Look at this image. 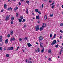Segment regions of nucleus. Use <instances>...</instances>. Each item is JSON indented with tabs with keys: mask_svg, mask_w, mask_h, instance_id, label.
<instances>
[{
	"mask_svg": "<svg viewBox=\"0 0 63 63\" xmlns=\"http://www.w3.org/2000/svg\"><path fill=\"white\" fill-rule=\"evenodd\" d=\"M56 36V34H54V36L53 37V39H55V37Z\"/></svg>",
	"mask_w": 63,
	"mask_h": 63,
	"instance_id": "25",
	"label": "nucleus"
},
{
	"mask_svg": "<svg viewBox=\"0 0 63 63\" xmlns=\"http://www.w3.org/2000/svg\"><path fill=\"white\" fill-rule=\"evenodd\" d=\"M39 27H40V25H38L35 26V29L36 30V31H38V30H39Z\"/></svg>",
	"mask_w": 63,
	"mask_h": 63,
	"instance_id": "3",
	"label": "nucleus"
},
{
	"mask_svg": "<svg viewBox=\"0 0 63 63\" xmlns=\"http://www.w3.org/2000/svg\"><path fill=\"white\" fill-rule=\"evenodd\" d=\"M2 47H0V50H2Z\"/></svg>",
	"mask_w": 63,
	"mask_h": 63,
	"instance_id": "38",
	"label": "nucleus"
},
{
	"mask_svg": "<svg viewBox=\"0 0 63 63\" xmlns=\"http://www.w3.org/2000/svg\"><path fill=\"white\" fill-rule=\"evenodd\" d=\"M50 16L51 17L52 16H53V15H50Z\"/></svg>",
	"mask_w": 63,
	"mask_h": 63,
	"instance_id": "43",
	"label": "nucleus"
},
{
	"mask_svg": "<svg viewBox=\"0 0 63 63\" xmlns=\"http://www.w3.org/2000/svg\"><path fill=\"white\" fill-rule=\"evenodd\" d=\"M27 37H25L24 39V40H27Z\"/></svg>",
	"mask_w": 63,
	"mask_h": 63,
	"instance_id": "29",
	"label": "nucleus"
},
{
	"mask_svg": "<svg viewBox=\"0 0 63 63\" xmlns=\"http://www.w3.org/2000/svg\"><path fill=\"white\" fill-rule=\"evenodd\" d=\"M47 18V16L46 15H45L44 17V20H46Z\"/></svg>",
	"mask_w": 63,
	"mask_h": 63,
	"instance_id": "14",
	"label": "nucleus"
},
{
	"mask_svg": "<svg viewBox=\"0 0 63 63\" xmlns=\"http://www.w3.org/2000/svg\"><path fill=\"white\" fill-rule=\"evenodd\" d=\"M39 41L40 42V41H42V40L44 39V38H43L42 36H40L39 37Z\"/></svg>",
	"mask_w": 63,
	"mask_h": 63,
	"instance_id": "4",
	"label": "nucleus"
},
{
	"mask_svg": "<svg viewBox=\"0 0 63 63\" xmlns=\"http://www.w3.org/2000/svg\"><path fill=\"white\" fill-rule=\"evenodd\" d=\"M48 60L49 61H50V60H51V59H50V58H49V59H48Z\"/></svg>",
	"mask_w": 63,
	"mask_h": 63,
	"instance_id": "44",
	"label": "nucleus"
},
{
	"mask_svg": "<svg viewBox=\"0 0 63 63\" xmlns=\"http://www.w3.org/2000/svg\"><path fill=\"white\" fill-rule=\"evenodd\" d=\"M25 21V20L24 19H23V21L22 22H24Z\"/></svg>",
	"mask_w": 63,
	"mask_h": 63,
	"instance_id": "30",
	"label": "nucleus"
},
{
	"mask_svg": "<svg viewBox=\"0 0 63 63\" xmlns=\"http://www.w3.org/2000/svg\"><path fill=\"white\" fill-rule=\"evenodd\" d=\"M18 48H19V47H17V49H18Z\"/></svg>",
	"mask_w": 63,
	"mask_h": 63,
	"instance_id": "64",
	"label": "nucleus"
},
{
	"mask_svg": "<svg viewBox=\"0 0 63 63\" xmlns=\"http://www.w3.org/2000/svg\"><path fill=\"white\" fill-rule=\"evenodd\" d=\"M36 44H37V45H38V43L37 42H36Z\"/></svg>",
	"mask_w": 63,
	"mask_h": 63,
	"instance_id": "60",
	"label": "nucleus"
},
{
	"mask_svg": "<svg viewBox=\"0 0 63 63\" xmlns=\"http://www.w3.org/2000/svg\"><path fill=\"white\" fill-rule=\"evenodd\" d=\"M43 6H44V5L43 4H42V8H43Z\"/></svg>",
	"mask_w": 63,
	"mask_h": 63,
	"instance_id": "56",
	"label": "nucleus"
},
{
	"mask_svg": "<svg viewBox=\"0 0 63 63\" xmlns=\"http://www.w3.org/2000/svg\"><path fill=\"white\" fill-rule=\"evenodd\" d=\"M4 8L5 9H6L7 8V5L6 4H4Z\"/></svg>",
	"mask_w": 63,
	"mask_h": 63,
	"instance_id": "21",
	"label": "nucleus"
},
{
	"mask_svg": "<svg viewBox=\"0 0 63 63\" xmlns=\"http://www.w3.org/2000/svg\"><path fill=\"white\" fill-rule=\"evenodd\" d=\"M19 6H20L21 5V3L20 2H19Z\"/></svg>",
	"mask_w": 63,
	"mask_h": 63,
	"instance_id": "41",
	"label": "nucleus"
},
{
	"mask_svg": "<svg viewBox=\"0 0 63 63\" xmlns=\"http://www.w3.org/2000/svg\"><path fill=\"white\" fill-rule=\"evenodd\" d=\"M4 44V42H2V45H0V46H2V45H3Z\"/></svg>",
	"mask_w": 63,
	"mask_h": 63,
	"instance_id": "51",
	"label": "nucleus"
},
{
	"mask_svg": "<svg viewBox=\"0 0 63 63\" xmlns=\"http://www.w3.org/2000/svg\"><path fill=\"white\" fill-rule=\"evenodd\" d=\"M52 5H54V1H53L52 4Z\"/></svg>",
	"mask_w": 63,
	"mask_h": 63,
	"instance_id": "50",
	"label": "nucleus"
},
{
	"mask_svg": "<svg viewBox=\"0 0 63 63\" xmlns=\"http://www.w3.org/2000/svg\"><path fill=\"white\" fill-rule=\"evenodd\" d=\"M10 10H11V11H12V8L11 7H10V8H8V11H9Z\"/></svg>",
	"mask_w": 63,
	"mask_h": 63,
	"instance_id": "16",
	"label": "nucleus"
},
{
	"mask_svg": "<svg viewBox=\"0 0 63 63\" xmlns=\"http://www.w3.org/2000/svg\"><path fill=\"white\" fill-rule=\"evenodd\" d=\"M14 49V47H8L7 49V50H12Z\"/></svg>",
	"mask_w": 63,
	"mask_h": 63,
	"instance_id": "1",
	"label": "nucleus"
},
{
	"mask_svg": "<svg viewBox=\"0 0 63 63\" xmlns=\"http://www.w3.org/2000/svg\"><path fill=\"white\" fill-rule=\"evenodd\" d=\"M35 11L36 13H38V11H39V10L37 9H36L35 10Z\"/></svg>",
	"mask_w": 63,
	"mask_h": 63,
	"instance_id": "20",
	"label": "nucleus"
},
{
	"mask_svg": "<svg viewBox=\"0 0 63 63\" xmlns=\"http://www.w3.org/2000/svg\"><path fill=\"white\" fill-rule=\"evenodd\" d=\"M54 5H53L52 6V8H54Z\"/></svg>",
	"mask_w": 63,
	"mask_h": 63,
	"instance_id": "35",
	"label": "nucleus"
},
{
	"mask_svg": "<svg viewBox=\"0 0 63 63\" xmlns=\"http://www.w3.org/2000/svg\"><path fill=\"white\" fill-rule=\"evenodd\" d=\"M20 18H21V19H22L23 18V17L22 16H21L20 17Z\"/></svg>",
	"mask_w": 63,
	"mask_h": 63,
	"instance_id": "31",
	"label": "nucleus"
},
{
	"mask_svg": "<svg viewBox=\"0 0 63 63\" xmlns=\"http://www.w3.org/2000/svg\"><path fill=\"white\" fill-rule=\"evenodd\" d=\"M51 50L50 49H49L48 50V52L49 53H51Z\"/></svg>",
	"mask_w": 63,
	"mask_h": 63,
	"instance_id": "19",
	"label": "nucleus"
},
{
	"mask_svg": "<svg viewBox=\"0 0 63 63\" xmlns=\"http://www.w3.org/2000/svg\"><path fill=\"white\" fill-rule=\"evenodd\" d=\"M15 37H13V38H11V39H10V41L11 42H12L13 41H15Z\"/></svg>",
	"mask_w": 63,
	"mask_h": 63,
	"instance_id": "5",
	"label": "nucleus"
},
{
	"mask_svg": "<svg viewBox=\"0 0 63 63\" xmlns=\"http://www.w3.org/2000/svg\"><path fill=\"white\" fill-rule=\"evenodd\" d=\"M26 25H25L24 26V28H25V27H26Z\"/></svg>",
	"mask_w": 63,
	"mask_h": 63,
	"instance_id": "49",
	"label": "nucleus"
},
{
	"mask_svg": "<svg viewBox=\"0 0 63 63\" xmlns=\"http://www.w3.org/2000/svg\"><path fill=\"white\" fill-rule=\"evenodd\" d=\"M52 2V1L51 0H49V2L51 3Z\"/></svg>",
	"mask_w": 63,
	"mask_h": 63,
	"instance_id": "45",
	"label": "nucleus"
},
{
	"mask_svg": "<svg viewBox=\"0 0 63 63\" xmlns=\"http://www.w3.org/2000/svg\"><path fill=\"white\" fill-rule=\"evenodd\" d=\"M61 32V33H62L63 32V31L62 30L60 31Z\"/></svg>",
	"mask_w": 63,
	"mask_h": 63,
	"instance_id": "58",
	"label": "nucleus"
},
{
	"mask_svg": "<svg viewBox=\"0 0 63 63\" xmlns=\"http://www.w3.org/2000/svg\"><path fill=\"white\" fill-rule=\"evenodd\" d=\"M24 0H20V1H21V2H23Z\"/></svg>",
	"mask_w": 63,
	"mask_h": 63,
	"instance_id": "54",
	"label": "nucleus"
},
{
	"mask_svg": "<svg viewBox=\"0 0 63 63\" xmlns=\"http://www.w3.org/2000/svg\"><path fill=\"white\" fill-rule=\"evenodd\" d=\"M26 10H27L26 11V13L28 14V9H27V8Z\"/></svg>",
	"mask_w": 63,
	"mask_h": 63,
	"instance_id": "24",
	"label": "nucleus"
},
{
	"mask_svg": "<svg viewBox=\"0 0 63 63\" xmlns=\"http://www.w3.org/2000/svg\"><path fill=\"white\" fill-rule=\"evenodd\" d=\"M13 31H12L11 32H10V35L12 36V35L13 34Z\"/></svg>",
	"mask_w": 63,
	"mask_h": 63,
	"instance_id": "17",
	"label": "nucleus"
},
{
	"mask_svg": "<svg viewBox=\"0 0 63 63\" xmlns=\"http://www.w3.org/2000/svg\"><path fill=\"white\" fill-rule=\"evenodd\" d=\"M36 19H40V16L39 15H38V16H36Z\"/></svg>",
	"mask_w": 63,
	"mask_h": 63,
	"instance_id": "7",
	"label": "nucleus"
},
{
	"mask_svg": "<svg viewBox=\"0 0 63 63\" xmlns=\"http://www.w3.org/2000/svg\"><path fill=\"white\" fill-rule=\"evenodd\" d=\"M6 48H4V50H6Z\"/></svg>",
	"mask_w": 63,
	"mask_h": 63,
	"instance_id": "47",
	"label": "nucleus"
},
{
	"mask_svg": "<svg viewBox=\"0 0 63 63\" xmlns=\"http://www.w3.org/2000/svg\"><path fill=\"white\" fill-rule=\"evenodd\" d=\"M9 19V17L8 16H7L6 17L5 20L7 21L8 20V19Z\"/></svg>",
	"mask_w": 63,
	"mask_h": 63,
	"instance_id": "10",
	"label": "nucleus"
},
{
	"mask_svg": "<svg viewBox=\"0 0 63 63\" xmlns=\"http://www.w3.org/2000/svg\"><path fill=\"white\" fill-rule=\"evenodd\" d=\"M34 13H32V15H33V16H34Z\"/></svg>",
	"mask_w": 63,
	"mask_h": 63,
	"instance_id": "61",
	"label": "nucleus"
},
{
	"mask_svg": "<svg viewBox=\"0 0 63 63\" xmlns=\"http://www.w3.org/2000/svg\"><path fill=\"white\" fill-rule=\"evenodd\" d=\"M18 9V7H16V10H17V9Z\"/></svg>",
	"mask_w": 63,
	"mask_h": 63,
	"instance_id": "46",
	"label": "nucleus"
},
{
	"mask_svg": "<svg viewBox=\"0 0 63 63\" xmlns=\"http://www.w3.org/2000/svg\"><path fill=\"white\" fill-rule=\"evenodd\" d=\"M56 43V41L55 40H54L51 43V45L53 46L54 45H55Z\"/></svg>",
	"mask_w": 63,
	"mask_h": 63,
	"instance_id": "2",
	"label": "nucleus"
},
{
	"mask_svg": "<svg viewBox=\"0 0 63 63\" xmlns=\"http://www.w3.org/2000/svg\"><path fill=\"white\" fill-rule=\"evenodd\" d=\"M16 15L17 17H18V13H16Z\"/></svg>",
	"mask_w": 63,
	"mask_h": 63,
	"instance_id": "33",
	"label": "nucleus"
},
{
	"mask_svg": "<svg viewBox=\"0 0 63 63\" xmlns=\"http://www.w3.org/2000/svg\"><path fill=\"white\" fill-rule=\"evenodd\" d=\"M59 46V45H58V44H57V45H56L55 46V47H56L57 48V47H58Z\"/></svg>",
	"mask_w": 63,
	"mask_h": 63,
	"instance_id": "28",
	"label": "nucleus"
},
{
	"mask_svg": "<svg viewBox=\"0 0 63 63\" xmlns=\"http://www.w3.org/2000/svg\"><path fill=\"white\" fill-rule=\"evenodd\" d=\"M22 40V39H21V38H20L19 39V41H21Z\"/></svg>",
	"mask_w": 63,
	"mask_h": 63,
	"instance_id": "48",
	"label": "nucleus"
},
{
	"mask_svg": "<svg viewBox=\"0 0 63 63\" xmlns=\"http://www.w3.org/2000/svg\"><path fill=\"white\" fill-rule=\"evenodd\" d=\"M3 12V10H2L1 11V13H2Z\"/></svg>",
	"mask_w": 63,
	"mask_h": 63,
	"instance_id": "55",
	"label": "nucleus"
},
{
	"mask_svg": "<svg viewBox=\"0 0 63 63\" xmlns=\"http://www.w3.org/2000/svg\"><path fill=\"white\" fill-rule=\"evenodd\" d=\"M60 54H61V52H60Z\"/></svg>",
	"mask_w": 63,
	"mask_h": 63,
	"instance_id": "62",
	"label": "nucleus"
},
{
	"mask_svg": "<svg viewBox=\"0 0 63 63\" xmlns=\"http://www.w3.org/2000/svg\"><path fill=\"white\" fill-rule=\"evenodd\" d=\"M50 38H51V37L52 36V34H50Z\"/></svg>",
	"mask_w": 63,
	"mask_h": 63,
	"instance_id": "39",
	"label": "nucleus"
},
{
	"mask_svg": "<svg viewBox=\"0 0 63 63\" xmlns=\"http://www.w3.org/2000/svg\"><path fill=\"white\" fill-rule=\"evenodd\" d=\"M40 47H41V48H43V44L42 43V42H40Z\"/></svg>",
	"mask_w": 63,
	"mask_h": 63,
	"instance_id": "8",
	"label": "nucleus"
},
{
	"mask_svg": "<svg viewBox=\"0 0 63 63\" xmlns=\"http://www.w3.org/2000/svg\"><path fill=\"white\" fill-rule=\"evenodd\" d=\"M6 57H10V55L8 54H6Z\"/></svg>",
	"mask_w": 63,
	"mask_h": 63,
	"instance_id": "23",
	"label": "nucleus"
},
{
	"mask_svg": "<svg viewBox=\"0 0 63 63\" xmlns=\"http://www.w3.org/2000/svg\"><path fill=\"white\" fill-rule=\"evenodd\" d=\"M62 8H63V5H62Z\"/></svg>",
	"mask_w": 63,
	"mask_h": 63,
	"instance_id": "63",
	"label": "nucleus"
},
{
	"mask_svg": "<svg viewBox=\"0 0 63 63\" xmlns=\"http://www.w3.org/2000/svg\"><path fill=\"white\" fill-rule=\"evenodd\" d=\"M18 21H19V22H21L22 20H21L20 19H18Z\"/></svg>",
	"mask_w": 63,
	"mask_h": 63,
	"instance_id": "22",
	"label": "nucleus"
},
{
	"mask_svg": "<svg viewBox=\"0 0 63 63\" xmlns=\"http://www.w3.org/2000/svg\"><path fill=\"white\" fill-rule=\"evenodd\" d=\"M10 36V34H8L7 35V36L8 38H9Z\"/></svg>",
	"mask_w": 63,
	"mask_h": 63,
	"instance_id": "34",
	"label": "nucleus"
},
{
	"mask_svg": "<svg viewBox=\"0 0 63 63\" xmlns=\"http://www.w3.org/2000/svg\"><path fill=\"white\" fill-rule=\"evenodd\" d=\"M8 42H9V40L8 39H6L5 40V43L6 44H7L8 43Z\"/></svg>",
	"mask_w": 63,
	"mask_h": 63,
	"instance_id": "11",
	"label": "nucleus"
},
{
	"mask_svg": "<svg viewBox=\"0 0 63 63\" xmlns=\"http://www.w3.org/2000/svg\"><path fill=\"white\" fill-rule=\"evenodd\" d=\"M63 51V50L61 49V51H60L61 52H62V51Z\"/></svg>",
	"mask_w": 63,
	"mask_h": 63,
	"instance_id": "52",
	"label": "nucleus"
},
{
	"mask_svg": "<svg viewBox=\"0 0 63 63\" xmlns=\"http://www.w3.org/2000/svg\"><path fill=\"white\" fill-rule=\"evenodd\" d=\"M26 3L28 4V5H29V1L27 0L26 1Z\"/></svg>",
	"mask_w": 63,
	"mask_h": 63,
	"instance_id": "26",
	"label": "nucleus"
},
{
	"mask_svg": "<svg viewBox=\"0 0 63 63\" xmlns=\"http://www.w3.org/2000/svg\"><path fill=\"white\" fill-rule=\"evenodd\" d=\"M43 29H44V28H43L42 27L40 28L39 30H40V31H42V30H43Z\"/></svg>",
	"mask_w": 63,
	"mask_h": 63,
	"instance_id": "15",
	"label": "nucleus"
},
{
	"mask_svg": "<svg viewBox=\"0 0 63 63\" xmlns=\"http://www.w3.org/2000/svg\"><path fill=\"white\" fill-rule=\"evenodd\" d=\"M40 23V21L39 20L38 21V23Z\"/></svg>",
	"mask_w": 63,
	"mask_h": 63,
	"instance_id": "59",
	"label": "nucleus"
},
{
	"mask_svg": "<svg viewBox=\"0 0 63 63\" xmlns=\"http://www.w3.org/2000/svg\"><path fill=\"white\" fill-rule=\"evenodd\" d=\"M28 63H32V62L31 61H29Z\"/></svg>",
	"mask_w": 63,
	"mask_h": 63,
	"instance_id": "37",
	"label": "nucleus"
},
{
	"mask_svg": "<svg viewBox=\"0 0 63 63\" xmlns=\"http://www.w3.org/2000/svg\"><path fill=\"white\" fill-rule=\"evenodd\" d=\"M14 11H16V8H14Z\"/></svg>",
	"mask_w": 63,
	"mask_h": 63,
	"instance_id": "57",
	"label": "nucleus"
},
{
	"mask_svg": "<svg viewBox=\"0 0 63 63\" xmlns=\"http://www.w3.org/2000/svg\"><path fill=\"white\" fill-rule=\"evenodd\" d=\"M60 39H62V36H60Z\"/></svg>",
	"mask_w": 63,
	"mask_h": 63,
	"instance_id": "42",
	"label": "nucleus"
},
{
	"mask_svg": "<svg viewBox=\"0 0 63 63\" xmlns=\"http://www.w3.org/2000/svg\"><path fill=\"white\" fill-rule=\"evenodd\" d=\"M27 45L28 46V47H31L32 46V45L31 44H30L29 43H28L27 44Z\"/></svg>",
	"mask_w": 63,
	"mask_h": 63,
	"instance_id": "6",
	"label": "nucleus"
},
{
	"mask_svg": "<svg viewBox=\"0 0 63 63\" xmlns=\"http://www.w3.org/2000/svg\"><path fill=\"white\" fill-rule=\"evenodd\" d=\"M46 24L44 23L42 27L44 28V27H46Z\"/></svg>",
	"mask_w": 63,
	"mask_h": 63,
	"instance_id": "13",
	"label": "nucleus"
},
{
	"mask_svg": "<svg viewBox=\"0 0 63 63\" xmlns=\"http://www.w3.org/2000/svg\"><path fill=\"white\" fill-rule=\"evenodd\" d=\"M44 48H43L41 50V52H42V53H44Z\"/></svg>",
	"mask_w": 63,
	"mask_h": 63,
	"instance_id": "18",
	"label": "nucleus"
},
{
	"mask_svg": "<svg viewBox=\"0 0 63 63\" xmlns=\"http://www.w3.org/2000/svg\"><path fill=\"white\" fill-rule=\"evenodd\" d=\"M11 24H13V21H12L11 22Z\"/></svg>",
	"mask_w": 63,
	"mask_h": 63,
	"instance_id": "36",
	"label": "nucleus"
},
{
	"mask_svg": "<svg viewBox=\"0 0 63 63\" xmlns=\"http://www.w3.org/2000/svg\"><path fill=\"white\" fill-rule=\"evenodd\" d=\"M60 26H63V23L62 24L61 23L60 24Z\"/></svg>",
	"mask_w": 63,
	"mask_h": 63,
	"instance_id": "32",
	"label": "nucleus"
},
{
	"mask_svg": "<svg viewBox=\"0 0 63 63\" xmlns=\"http://www.w3.org/2000/svg\"><path fill=\"white\" fill-rule=\"evenodd\" d=\"M38 14H41V12L39 11H38Z\"/></svg>",
	"mask_w": 63,
	"mask_h": 63,
	"instance_id": "40",
	"label": "nucleus"
},
{
	"mask_svg": "<svg viewBox=\"0 0 63 63\" xmlns=\"http://www.w3.org/2000/svg\"><path fill=\"white\" fill-rule=\"evenodd\" d=\"M36 52H37V51H38V52H39L40 51V48L39 47H38L37 49V50H36Z\"/></svg>",
	"mask_w": 63,
	"mask_h": 63,
	"instance_id": "12",
	"label": "nucleus"
},
{
	"mask_svg": "<svg viewBox=\"0 0 63 63\" xmlns=\"http://www.w3.org/2000/svg\"><path fill=\"white\" fill-rule=\"evenodd\" d=\"M26 62L27 63V59H26Z\"/></svg>",
	"mask_w": 63,
	"mask_h": 63,
	"instance_id": "53",
	"label": "nucleus"
},
{
	"mask_svg": "<svg viewBox=\"0 0 63 63\" xmlns=\"http://www.w3.org/2000/svg\"><path fill=\"white\" fill-rule=\"evenodd\" d=\"M11 20L12 21H13V20H14V17H11Z\"/></svg>",
	"mask_w": 63,
	"mask_h": 63,
	"instance_id": "27",
	"label": "nucleus"
},
{
	"mask_svg": "<svg viewBox=\"0 0 63 63\" xmlns=\"http://www.w3.org/2000/svg\"><path fill=\"white\" fill-rule=\"evenodd\" d=\"M3 38V37L2 35L0 36V42H2V38Z\"/></svg>",
	"mask_w": 63,
	"mask_h": 63,
	"instance_id": "9",
	"label": "nucleus"
}]
</instances>
